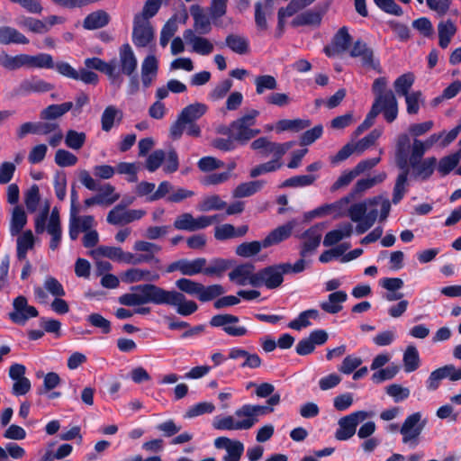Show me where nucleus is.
Wrapping results in <instances>:
<instances>
[{
  "label": "nucleus",
  "mask_w": 461,
  "mask_h": 461,
  "mask_svg": "<svg viewBox=\"0 0 461 461\" xmlns=\"http://www.w3.org/2000/svg\"><path fill=\"white\" fill-rule=\"evenodd\" d=\"M35 238L31 230L20 233L16 240V254L19 260H25L29 250L32 249Z\"/></svg>",
  "instance_id": "obj_35"
},
{
  "label": "nucleus",
  "mask_w": 461,
  "mask_h": 461,
  "mask_svg": "<svg viewBox=\"0 0 461 461\" xmlns=\"http://www.w3.org/2000/svg\"><path fill=\"white\" fill-rule=\"evenodd\" d=\"M183 38L191 47V50L196 54L208 56L214 50V45L209 39L195 35L194 32L191 29L184 32Z\"/></svg>",
  "instance_id": "obj_19"
},
{
  "label": "nucleus",
  "mask_w": 461,
  "mask_h": 461,
  "mask_svg": "<svg viewBox=\"0 0 461 461\" xmlns=\"http://www.w3.org/2000/svg\"><path fill=\"white\" fill-rule=\"evenodd\" d=\"M72 107L73 104L71 102H66L60 104H50L41 112L40 117L44 121L55 120L63 116L70 111Z\"/></svg>",
  "instance_id": "obj_37"
},
{
  "label": "nucleus",
  "mask_w": 461,
  "mask_h": 461,
  "mask_svg": "<svg viewBox=\"0 0 461 461\" xmlns=\"http://www.w3.org/2000/svg\"><path fill=\"white\" fill-rule=\"evenodd\" d=\"M97 191H99L97 196L103 201L101 203L103 206H110L120 198V194L115 192V188L110 184L99 186Z\"/></svg>",
  "instance_id": "obj_58"
},
{
  "label": "nucleus",
  "mask_w": 461,
  "mask_h": 461,
  "mask_svg": "<svg viewBox=\"0 0 461 461\" xmlns=\"http://www.w3.org/2000/svg\"><path fill=\"white\" fill-rule=\"evenodd\" d=\"M0 66L8 70H16L25 67V54L10 56L5 52H2L0 53Z\"/></svg>",
  "instance_id": "obj_49"
},
{
  "label": "nucleus",
  "mask_w": 461,
  "mask_h": 461,
  "mask_svg": "<svg viewBox=\"0 0 461 461\" xmlns=\"http://www.w3.org/2000/svg\"><path fill=\"white\" fill-rule=\"evenodd\" d=\"M161 3L162 0H147L142 11L136 14L133 18L150 22V19L158 14L161 6Z\"/></svg>",
  "instance_id": "obj_55"
},
{
  "label": "nucleus",
  "mask_w": 461,
  "mask_h": 461,
  "mask_svg": "<svg viewBox=\"0 0 461 461\" xmlns=\"http://www.w3.org/2000/svg\"><path fill=\"white\" fill-rule=\"evenodd\" d=\"M263 180H255L239 185L233 191V196L236 198L250 196L260 191L264 186Z\"/></svg>",
  "instance_id": "obj_44"
},
{
  "label": "nucleus",
  "mask_w": 461,
  "mask_h": 461,
  "mask_svg": "<svg viewBox=\"0 0 461 461\" xmlns=\"http://www.w3.org/2000/svg\"><path fill=\"white\" fill-rule=\"evenodd\" d=\"M461 151H456L448 156L443 157L438 164V171L442 176L449 174L459 163Z\"/></svg>",
  "instance_id": "obj_51"
},
{
  "label": "nucleus",
  "mask_w": 461,
  "mask_h": 461,
  "mask_svg": "<svg viewBox=\"0 0 461 461\" xmlns=\"http://www.w3.org/2000/svg\"><path fill=\"white\" fill-rule=\"evenodd\" d=\"M226 46L233 52L244 55L249 51V41L247 37L230 33L225 39Z\"/></svg>",
  "instance_id": "obj_38"
},
{
  "label": "nucleus",
  "mask_w": 461,
  "mask_h": 461,
  "mask_svg": "<svg viewBox=\"0 0 461 461\" xmlns=\"http://www.w3.org/2000/svg\"><path fill=\"white\" fill-rule=\"evenodd\" d=\"M284 275H285V272L284 271L283 264L264 267L257 272L256 287L277 288L284 281Z\"/></svg>",
  "instance_id": "obj_10"
},
{
  "label": "nucleus",
  "mask_w": 461,
  "mask_h": 461,
  "mask_svg": "<svg viewBox=\"0 0 461 461\" xmlns=\"http://www.w3.org/2000/svg\"><path fill=\"white\" fill-rule=\"evenodd\" d=\"M316 180V176L312 175L295 176L285 180L281 187H305L312 185Z\"/></svg>",
  "instance_id": "obj_61"
},
{
  "label": "nucleus",
  "mask_w": 461,
  "mask_h": 461,
  "mask_svg": "<svg viewBox=\"0 0 461 461\" xmlns=\"http://www.w3.org/2000/svg\"><path fill=\"white\" fill-rule=\"evenodd\" d=\"M402 362L406 373L413 372L419 368L420 360L418 349L415 346L410 345L406 348L403 353Z\"/></svg>",
  "instance_id": "obj_45"
},
{
  "label": "nucleus",
  "mask_w": 461,
  "mask_h": 461,
  "mask_svg": "<svg viewBox=\"0 0 461 461\" xmlns=\"http://www.w3.org/2000/svg\"><path fill=\"white\" fill-rule=\"evenodd\" d=\"M229 278L239 285H250L256 286L257 273H255V266L250 263L239 265L229 273Z\"/></svg>",
  "instance_id": "obj_20"
},
{
  "label": "nucleus",
  "mask_w": 461,
  "mask_h": 461,
  "mask_svg": "<svg viewBox=\"0 0 461 461\" xmlns=\"http://www.w3.org/2000/svg\"><path fill=\"white\" fill-rule=\"evenodd\" d=\"M54 160L58 166L66 167L76 165L78 159L77 157L70 151L59 149L56 151Z\"/></svg>",
  "instance_id": "obj_64"
},
{
  "label": "nucleus",
  "mask_w": 461,
  "mask_h": 461,
  "mask_svg": "<svg viewBox=\"0 0 461 461\" xmlns=\"http://www.w3.org/2000/svg\"><path fill=\"white\" fill-rule=\"evenodd\" d=\"M303 240L300 255L306 258L312 254L320 245L321 240V227L314 225L307 230L301 237Z\"/></svg>",
  "instance_id": "obj_23"
},
{
  "label": "nucleus",
  "mask_w": 461,
  "mask_h": 461,
  "mask_svg": "<svg viewBox=\"0 0 461 461\" xmlns=\"http://www.w3.org/2000/svg\"><path fill=\"white\" fill-rule=\"evenodd\" d=\"M246 424L237 423L235 413L228 416H216L212 420V427L217 430H240Z\"/></svg>",
  "instance_id": "obj_42"
},
{
  "label": "nucleus",
  "mask_w": 461,
  "mask_h": 461,
  "mask_svg": "<svg viewBox=\"0 0 461 461\" xmlns=\"http://www.w3.org/2000/svg\"><path fill=\"white\" fill-rule=\"evenodd\" d=\"M53 89V86L50 83L46 82L43 79L33 77L29 79L23 80L19 86V91L22 94L30 93H45Z\"/></svg>",
  "instance_id": "obj_32"
},
{
  "label": "nucleus",
  "mask_w": 461,
  "mask_h": 461,
  "mask_svg": "<svg viewBox=\"0 0 461 461\" xmlns=\"http://www.w3.org/2000/svg\"><path fill=\"white\" fill-rule=\"evenodd\" d=\"M426 424L427 420L422 419V414L420 411L407 416L400 428V433L402 436V443L411 447L417 446L419 443V437Z\"/></svg>",
  "instance_id": "obj_4"
},
{
  "label": "nucleus",
  "mask_w": 461,
  "mask_h": 461,
  "mask_svg": "<svg viewBox=\"0 0 461 461\" xmlns=\"http://www.w3.org/2000/svg\"><path fill=\"white\" fill-rule=\"evenodd\" d=\"M353 231V227L350 223H343L339 225L337 229L329 231L323 240V245L325 247H330L345 238H348L351 236Z\"/></svg>",
  "instance_id": "obj_34"
},
{
  "label": "nucleus",
  "mask_w": 461,
  "mask_h": 461,
  "mask_svg": "<svg viewBox=\"0 0 461 461\" xmlns=\"http://www.w3.org/2000/svg\"><path fill=\"white\" fill-rule=\"evenodd\" d=\"M122 111L114 105H108L102 113L101 124L104 131H110L122 119Z\"/></svg>",
  "instance_id": "obj_33"
},
{
  "label": "nucleus",
  "mask_w": 461,
  "mask_h": 461,
  "mask_svg": "<svg viewBox=\"0 0 461 461\" xmlns=\"http://www.w3.org/2000/svg\"><path fill=\"white\" fill-rule=\"evenodd\" d=\"M206 265V259L198 258L194 260L180 259L169 264L167 267V273L179 271L184 276H195L203 272Z\"/></svg>",
  "instance_id": "obj_16"
},
{
  "label": "nucleus",
  "mask_w": 461,
  "mask_h": 461,
  "mask_svg": "<svg viewBox=\"0 0 461 461\" xmlns=\"http://www.w3.org/2000/svg\"><path fill=\"white\" fill-rule=\"evenodd\" d=\"M258 116L259 111L250 109L231 122L228 129L220 131V132L223 134L229 133L236 141L242 145L247 144L250 140L261 133L260 129L254 128Z\"/></svg>",
  "instance_id": "obj_2"
},
{
  "label": "nucleus",
  "mask_w": 461,
  "mask_h": 461,
  "mask_svg": "<svg viewBox=\"0 0 461 461\" xmlns=\"http://www.w3.org/2000/svg\"><path fill=\"white\" fill-rule=\"evenodd\" d=\"M217 221V215H200L194 217L190 212H184L175 219L173 226L178 230L194 232L203 230Z\"/></svg>",
  "instance_id": "obj_6"
},
{
  "label": "nucleus",
  "mask_w": 461,
  "mask_h": 461,
  "mask_svg": "<svg viewBox=\"0 0 461 461\" xmlns=\"http://www.w3.org/2000/svg\"><path fill=\"white\" fill-rule=\"evenodd\" d=\"M311 124L309 120L294 119V120H280L276 123V131L278 132L285 131H300Z\"/></svg>",
  "instance_id": "obj_50"
},
{
  "label": "nucleus",
  "mask_w": 461,
  "mask_h": 461,
  "mask_svg": "<svg viewBox=\"0 0 461 461\" xmlns=\"http://www.w3.org/2000/svg\"><path fill=\"white\" fill-rule=\"evenodd\" d=\"M352 38L347 27H341L334 35L331 43L323 50L324 53L331 58L346 52L351 43Z\"/></svg>",
  "instance_id": "obj_18"
},
{
  "label": "nucleus",
  "mask_w": 461,
  "mask_h": 461,
  "mask_svg": "<svg viewBox=\"0 0 461 461\" xmlns=\"http://www.w3.org/2000/svg\"><path fill=\"white\" fill-rule=\"evenodd\" d=\"M273 411L272 408L263 405L244 404L235 411L237 423L246 424L240 430H247L252 428L258 421V417Z\"/></svg>",
  "instance_id": "obj_8"
},
{
  "label": "nucleus",
  "mask_w": 461,
  "mask_h": 461,
  "mask_svg": "<svg viewBox=\"0 0 461 461\" xmlns=\"http://www.w3.org/2000/svg\"><path fill=\"white\" fill-rule=\"evenodd\" d=\"M272 0L255 4V24L259 33L266 32L269 28L267 18L272 14Z\"/></svg>",
  "instance_id": "obj_25"
},
{
  "label": "nucleus",
  "mask_w": 461,
  "mask_h": 461,
  "mask_svg": "<svg viewBox=\"0 0 461 461\" xmlns=\"http://www.w3.org/2000/svg\"><path fill=\"white\" fill-rule=\"evenodd\" d=\"M320 312L316 309H309L302 312L297 318L289 322L288 327L295 330H301L306 327H309L311 320H319Z\"/></svg>",
  "instance_id": "obj_41"
},
{
  "label": "nucleus",
  "mask_w": 461,
  "mask_h": 461,
  "mask_svg": "<svg viewBox=\"0 0 461 461\" xmlns=\"http://www.w3.org/2000/svg\"><path fill=\"white\" fill-rule=\"evenodd\" d=\"M381 135L382 130H373L368 135L359 140L357 143H353L356 148V151L358 153L364 152L371 146H373L375 143V141L380 138Z\"/></svg>",
  "instance_id": "obj_63"
},
{
  "label": "nucleus",
  "mask_w": 461,
  "mask_h": 461,
  "mask_svg": "<svg viewBox=\"0 0 461 461\" xmlns=\"http://www.w3.org/2000/svg\"><path fill=\"white\" fill-rule=\"evenodd\" d=\"M194 30L200 34H208L212 31L211 15L207 14L199 5L191 7Z\"/></svg>",
  "instance_id": "obj_30"
},
{
  "label": "nucleus",
  "mask_w": 461,
  "mask_h": 461,
  "mask_svg": "<svg viewBox=\"0 0 461 461\" xmlns=\"http://www.w3.org/2000/svg\"><path fill=\"white\" fill-rule=\"evenodd\" d=\"M109 22V15L104 11H97L88 14L84 20V27L87 30H95L105 26Z\"/></svg>",
  "instance_id": "obj_46"
},
{
  "label": "nucleus",
  "mask_w": 461,
  "mask_h": 461,
  "mask_svg": "<svg viewBox=\"0 0 461 461\" xmlns=\"http://www.w3.org/2000/svg\"><path fill=\"white\" fill-rule=\"evenodd\" d=\"M350 56L353 58H360L364 67L373 69H376L379 67V62L374 59L373 50L360 40L354 43L350 50Z\"/></svg>",
  "instance_id": "obj_24"
},
{
  "label": "nucleus",
  "mask_w": 461,
  "mask_h": 461,
  "mask_svg": "<svg viewBox=\"0 0 461 461\" xmlns=\"http://www.w3.org/2000/svg\"><path fill=\"white\" fill-rule=\"evenodd\" d=\"M95 252L113 261L132 265L133 254L125 252L121 248L100 246Z\"/></svg>",
  "instance_id": "obj_28"
},
{
  "label": "nucleus",
  "mask_w": 461,
  "mask_h": 461,
  "mask_svg": "<svg viewBox=\"0 0 461 461\" xmlns=\"http://www.w3.org/2000/svg\"><path fill=\"white\" fill-rule=\"evenodd\" d=\"M27 223V215L21 206H15L12 211L10 220V234L17 236L21 233Z\"/></svg>",
  "instance_id": "obj_40"
},
{
  "label": "nucleus",
  "mask_w": 461,
  "mask_h": 461,
  "mask_svg": "<svg viewBox=\"0 0 461 461\" xmlns=\"http://www.w3.org/2000/svg\"><path fill=\"white\" fill-rule=\"evenodd\" d=\"M176 286L179 290L178 292L181 293L184 296L185 293L189 295L197 297L199 294L201 283L183 277L176 281Z\"/></svg>",
  "instance_id": "obj_59"
},
{
  "label": "nucleus",
  "mask_w": 461,
  "mask_h": 461,
  "mask_svg": "<svg viewBox=\"0 0 461 461\" xmlns=\"http://www.w3.org/2000/svg\"><path fill=\"white\" fill-rule=\"evenodd\" d=\"M348 299V294L344 291H336L329 294L328 300L321 302L320 307L325 312L336 314L339 312L343 306L342 303Z\"/></svg>",
  "instance_id": "obj_31"
},
{
  "label": "nucleus",
  "mask_w": 461,
  "mask_h": 461,
  "mask_svg": "<svg viewBox=\"0 0 461 461\" xmlns=\"http://www.w3.org/2000/svg\"><path fill=\"white\" fill-rule=\"evenodd\" d=\"M85 66L88 69H95L102 73H104L112 86L119 89L122 83L123 78L117 71L115 60L105 62L99 58H88L85 59Z\"/></svg>",
  "instance_id": "obj_12"
},
{
  "label": "nucleus",
  "mask_w": 461,
  "mask_h": 461,
  "mask_svg": "<svg viewBox=\"0 0 461 461\" xmlns=\"http://www.w3.org/2000/svg\"><path fill=\"white\" fill-rule=\"evenodd\" d=\"M372 415V412L357 411L339 419V429L335 433V438L338 440L349 439L356 433L357 426Z\"/></svg>",
  "instance_id": "obj_7"
},
{
  "label": "nucleus",
  "mask_w": 461,
  "mask_h": 461,
  "mask_svg": "<svg viewBox=\"0 0 461 461\" xmlns=\"http://www.w3.org/2000/svg\"><path fill=\"white\" fill-rule=\"evenodd\" d=\"M294 227L293 222L277 227L273 230L263 240L264 249L275 246L288 239Z\"/></svg>",
  "instance_id": "obj_29"
},
{
  "label": "nucleus",
  "mask_w": 461,
  "mask_h": 461,
  "mask_svg": "<svg viewBox=\"0 0 461 461\" xmlns=\"http://www.w3.org/2000/svg\"><path fill=\"white\" fill-rule=\"evenodd\" d=\"M264 249L262 241L243 242L236 247L235 252L242 258H250L258 254Z\"/></svg>",
  "instance_id": "obj_52"
},
{
  "label": "nucleus",
  "mask_w": 461,
  "mask_h": 461,
  "mask_svg": "<svg viewBox=\"0 0 461 461\" xmlns=\"http://www.w3.org/2000/svg\"><path fill=\"white\" fill-rule=\"evenodd\" d=\"M385 178L386 173L379 172L373 176L358 180L354 185L352 191L347 196L335 203L334 206H339V208L347 206L350 201L360 196L363 193L373 186L384 182Z\"/></svg>",
  "instance_id": "obj_11"
},
{
  "label": "nucleus",
  "mask_w": 461,
  "mask_h": 461,
  "mask_svg": "<svg viewBox=\"0 0 461 461\" xmlns=\"http://www.w3.org/2000/svg\"><path fill=\"white\" fill-rule=\"evenodd\" d=\"M438 45L442 49L448 47L451 39L456 32V27L450 20L442 21L438 24Z\"/></svg>",
  "instance_id": "obj_39"
},
{
  "label": "nucleus",
  "mask_w": 461,
  "mask_h": 461,
  "mask_svg": "<svg viewBox=\"0 0 461 461\" xmlns=\"http://www.w3.org/2000/svg\"><path fill=\"white\" fill-rule=\"evenodd\" d=\"M222 294H224V289L221 285H212L204 286L203 285L201 284L197 298L201 302H208L221 295Z\"/></svg>",
  "instance_id": "obj_60"
},
{
  "label": "nucleus",
  "mask_w": 461,
  "mask_h": 461,
  "mask_svg": "<svg viewBox=\"0 0 461 461\" xmlns=\"http://www.w3.org/2000/svg\"><path fill=\"white\" fill-rule=\"evenodd\" d=\"M121 278L122 282L126 284H133L139 282H157L160 276L154 271H150L147 268L131 267L124 271Z\"/></svg>",
  "instance_id": "obj_22"
},
{
  "label": "nucleus",
  "mask_w": 461,
  "mask_h": 461,
  "mask_svg": "<svg viewBox=\"0 0 461 461\" xmlns=\"http://www.w3.org/2000/svg\"><path fill=\"white\" fill-rule=\"evenodd\" d=\"M214 447L218 449L226 450V455L222 457L224 461H240L244 452L242 442L226 437L215 438Z\"/></svg>",
  "instance_id": "obj_17"
},
{
  "label": "nucleus",
  "mask_w": 461,
  "mask_h": 461,
  "mask_svg": "<svg viewBox=\"0 0 461 461\" xmlns=\"http://www.w3.org/2000/svg\"><path fill=\"white\" fill-rule=\"evenodd\" d=\"M256 93L263 95L267 90L272 91L276 89L277 81L271 75H261L255 78Z\"/></svg>",
  "instance_id": "obj_56"
},
{
  "label": "nucleus",
  "mask_w": 461,
  "mask_h": 461,
  "mask_svg": "<svg viewBox=\"0 0 461 461\" xmlns=\"http://www.w3.org/2000/svg\"><path fill=\"white\" fill-rule=\"evenodd\" d=\"M86 140V135L85 132L75 130H68L64 137L66 146L74 150L80 149L84 146Z\"/></svg>",
  "instance_id": "obj_53"
},
{
  "label": "nucleus",
  "mask_w": 461,
  "mask_h": 461,
  "mask_svg": "<svg viewBox=\"0 0 461 461\" xmlns=\"http://www.w3.org/2000/svg\"><path fill=\"white\" fill-rule=\"evenodd\" d=\"M25 62L27 68H53V59L50 54L40 53L35 56L25 54Z\"/></svg>",
  "instance_id": "obj_43"
},
{
  "label": "nucleus",
  "mask_w": 461,
  "mask_h": 461,
  "mask_svg": "<svg viewBox=\"0 0 461 461\" xmlns=\"http://www.w3.org/2000/svg\"><path fill=\"white\" fill-rule=\"evenodd\" d=\"M207 111L208 106L203 103H194L185 106L170 127V138L173 140L180 139L185 131V122H196Z\"/></svg>",
  "instance_id": "obj_3"
},
{
  "label": "nucleus",
  "mask_w": 461,
  "mask_h": 461,
  "mask_svg": "<svg viewBox=\"0 0 461 461\" xmlns=\"http://www.w3.org/2000/svg\"><path fill=\"white\" fill-rule=\"evenodd\" d=\"M294 146V142L288 141L285 143L272 142L268 140V145L264 149L262 154L264 157H267L270 154L273 155V159L280 161L281 158Z\"/></svg>",
  "instance_id": "obj_48"
},
{
  "label": "nucleus",
  "mask_w": 461,
  "mask_h": 461,
  "mask_svg": "<svg viewBox=\"0 0 461 461\" xmlns=\"http://www.w3.org/2000/svg\"><path fill=\"white\" fill-rule=\"evenodd\" d=\"M414 83V76L411 73H405L399 77L393 83L395 92L399 95H407Z\"/></svg>",
  "instance_id": "obj_57"
},
{
  "label": "nucleus",
  "mask_w": 461,
  "mask_h": 461,
  "mask_svg": "<svg viewBox=\"0 0 461 461\" xmlns=\"http://www.w3.org/2000/svg\"><path fill=\"white\" fill-rule=\"evenodd\" d=\"M158 70V61L154 55L147 56L141 63V83L144 88H149L156 79Z\"/></svg>",
  "instance_id": "obj_27"
},
{
  "label": "nucleus",
  "mask_w": 461,
  "mask_h": 461,
  "mask_svg": "<svg viewBox=\"0 0 461 461\" xmlns=\"http://www.w3.org/2000/svg\"><path fill=\"white\" fill-rule=\"evenodd\" d=\"M0 43L27 44L29 43V39L13 27L3 26L0 27Z\"/></svg>",
  "instance_id": "obj_36"
},
{
  "label": "nucleus",
  "mask_w": 461,
  "mask_h": 461,
  "mask_svg": "<svg viewBox=\"0 0 461 461\" xmlns=\"http://www.w3.org/2000/svg\"><path fill=\"white\" fill-rule=\"evenodd\" d=\"M372 108H376V116L382 112L388 122H393L397 118L398 103L391 90H388L387 96L375 100Z\"/></svg>",
  "instance_id": "obj_15"
},
{
  "label": "nucleus",
  "mask_w": 461,
  "mask_h": 461,
  "mask_svg": "<svg viewBox=\"0 0 461 461\" xmlns=\"http://www.w3.org/2000/svg\"><path fill=\"white\" fill-rule=\"evenodd\" d=\"M132 200H129L125 204H118L113 207L107 214V221L113 225L126 224V206L131 204Z\"/></svg>",
  "instance_id": "obj_54"
},
{
  "label": "nucleus",
  "mask_w": 461,
  "mask_h": 461,
  "mask_svg": "<svg viewBox=\"0 0 461 461\" xmlns=\"http://www.w3.org/2000/svg\"><path fill=\"white\" fill-rule=\"evenodd\" d=\"M331 4H332V0H323L314 9L307 10V11L298 14L293 20V25H294V26H303V25L319 26L321 23L322 16L328 12Z\"/></svg>",
  "instance_id": "obj_13"
},
{
  "label": "nucleus",
  "mask_w": 461,
  "mask_h": 461,
  "mask_svg": "<svg viewBox=\"0 0 461 461\" xmlns=\"http://www.w3.org/2000/svg\"><path fill=\"white\" fill-rule=\"evenodd\" d=\"M437 165V158L429 157L424 160H420L416 167H411L415 170V176L422 180H427L430 177L435 170Z\"/></svg>",
  "instance_id": "obj_47"
},
{
  "label": "nucleus",
  "mask_w": 461,
  "mask_h": 461,
  "mask_svg": "<svg viewBox=\"0 0 461 461\" xmlns=\"http://www.w3.org/2000/svg\"><path fill=\"white\" fill-rule=\"evenodd\" d=\"M155 38V29L150 22L133 18L131 40L137 48L148 47Z\"/></svg>",
  "instance_id": "obj_14"
},
{
  "label": "nucleus",
  "mask_w": 461,
  "mask_h": 461,
  "mask_svg": "<svg viewBox=\"0 0 461 461\" xmlns=\"http://www.w3.org/2000/svg\"><path fill=\"white\" fill-rule=\"evenodd\" d=\"M133 249L137 252H144L140 255L133 254L132 265H140L153 261L155 255L160 252L161 247L149 241L137 240L133 245Z\"/></svg>",
  "instance_id": "obj_21"
},
{
  "label": "nucleus",
  "mask_w": 461,
  "mask_h": 461,
  "mask_svg": "<svg viewBox=\"0 0 461 461\" xmlns=\"http://www.w3.org/2000/svg\"><path fill=\"white\" fill-rule=\"evenodd\" d=\"M64 23V18L58 15H50L42 20L22 15L16 19V24L27 32L36 34H45L49 32L52 26Z\"/></svg>",
  "instance_id": "obj_5"
},
{
  "label": "nucleus",
  "mask_w": 461,
  "mask_h": 461,
  "mask_svg": "<svg viewBox=\"0 0 461 461\" xmlns=\"http://www.w3.org/2000/svg\"><path fill=\"white\" fill-rule=\"evenodd\" d=\"M119 60L122 73L131 76L135 73L138 67L137 58L131 47L126 43L119 50Z\"/></svg>",
  "instance_id": "obj_26"
},
{
  "label": "nucleus",
  "mask_w": 461,
  "mask_h": 461,
  "mask_svg": "<svg viewBox=\"0 0 461 461\" xmlns=\"http://www.w3.org/2000/svg\"><path fill=\"white\" fill-rule=\"evenodd\" d=\"M118 302L128 307L138 306L133 312L140 315L151 312L150 307L144 306L148 303L175 307L176 312L182 316L191 315L198 309L194 301L187 300L181 293L176 290H166L154 284L134 285L131 288L130 293L122 294L118 298Z\"/></svg>",
  "instance_id": "obj_1"
},
{
  "label": "nucleus",
  "mask_w": 461,
  "mask_h": 461,
  "mask_svg": "<svg viewBox=\"0 0 461 461\" xmlns=\"http://www.w3.org/2000/svg\"><path fill=\"white\" fill-rule=\"evenodd\" d=\"M226 207V203L218 195H210L198 204V210L201 212H209L212 210H221Z\"/></svg>",
  "instance_id": "obj_62"
},
{
  "label": "nucleus",
  "mask_w": 461,
  "mask_h": 461,
  "mask_svg": "<svg viewBox=\"0 0 461 461\" xmlns=\"http://www.w3.org/2000/svg\"><path fill=\"white\" fill-rule=\"evenodd\" d=\"M38 310L28 303L23 295H19L13 301V311L9 312V319L15 324L24 325L30 319L37 317Z\"/></svg>",
  "instance_id": "obj_9"
}]
</instances>
